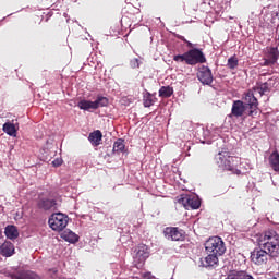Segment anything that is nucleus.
Masks as SVG:
<instances>
[{
  "instance_id": "obj_1",
  "label": "nucleus",
  "mask_w": 279,
  "mask_h": 279,
  "mask_svg": "<svg viewBox=\"0 0 279 279\" xmlns=\"http://www.w3.org/2000/svg\"><path fill=\"white\" fill-rule=\"evenodd\" d=\"M258 246L268 250L272 256L279 255V234L274 229H268L258 239Z\"/></svg>"
},
{
  "instance_id": "obj_2",
  "label": "nucleus",
  "mask_w": 279,
  "mask_h": 279,
  "mask_svg": "<svg viewBox=\"0 0 279 279\" xmlns=\"http://www.w3.org/2000/svg\"><path fill=\"white\" fill-rule=\"evenodd\" d=\"M217 166L225 171H234L239 163V157L231 156L230 151L222 150L216 156Z\"/></svg>"
},
{
  "instance_id": "obj_3",
  "label": "nucleus",
  "mask_w": 279,
  "mask_h": 279,
  "mask_svg": "<svg viewBox=\"0 0 279 279\" xmlns=\"http://www.w3.org/2000/svg\"><path fill=\"white\" fill-rule=\"evenodd\" d=\"M279 254H270L269 250L264 247H255L251 253V262L258 267H264L268 265L269 258H276Z\"/></svg>"
},
{
  "instance_id": "obj_4",
  "label": "nucleus",
  "mask_w": 279,
  "mask_h": 279,
  "mask_svg": "<svg viewBox=\"0 0 279 279\" xmlns=\"http://www.w3.org/2000/svg\"><path fill=\"white\" fill-rule=\"evenodd\" d=\"M52 231L62 232L69 223V217L62 213L52 214L48 220Z\"/></svg>"
},
{
  "instance_id": "obj_5",
  "label": "nucleus",
  "mask_w": 279,
  "mask_h": 279,
  "mask_svg": "<svg viewBox=\"0 0 279 279\" xmlns=\"http://www.w3.org/2000/svg\"><path fill=\"white\" fill-rule=\"evenodd\" d=\"M205 250L207 253L222 256L226 252V246L221 238L219 236H211L205 243Z\"/></svg>"
},
{
  "instance_id": "obj_6",
  "label": "nucleus",
  "mask_w": 279,
  "mask_h": 279,
  "mask_svg": "<svg viewBox=\"0 0 279 279\" xmlns=\"http://www.w3.org/2000/svg\"><path fill=\"white\" fill-rule=\"evenodd\" d=\"M244 106L248 108V117L255 118L258 114V99L253 90H247L243 97Z\"/></svg>"
},
{
  "instance_id": "obj_7",
  "label": "nucleus",
  "mask_w": 279,
  "mask_h": 279,
  "mask_svg": "<svg viewBox=\"0 0 279 279\" xmlns=\"http://www.w3.org/2000/svg\"><path fill=\"white\" fill-rule=\"evenodd\" d=\"M186 54V64L195 66L196 64H204L207 62V58L203 51L198 48H192L185 52Z\"/></svg>"
},
{
  "instance_id": "obj_8",
  "label": "nucleus",
  "mask_w": 279,
  "mask_h": 279,
  "mask_svg": "<svg viewBox=\"0 0 279 279\" xmlns=\"http://www.w3.org/2000/svg\"><path fill=\"white\" fill-rule=\"evenodd\" d=\"M165 239L172 242H182L186 239V233L178 227H166L163 229Z\"/></svg>"
},
{
  "instance_id": "obj_9",
  "label": "nucleus",
  "mask_w": 279,
  "mask_h": 279,
  "mask_svg": "<svg viewBox=\"0 0 279 279\" xmlns=\"http://www.w3.org/2000/svg\"><path fill=\"white\" fill-rule=\"evenodd\" d=\"M197 80L204 86H210L214 83V74L207 65H199L196 73Z\"/></svg>"
},
{
  "instance_id": "obj_10",
  "label": "nucleus",
  "mask_w": 279,
  "mask_h": 279,
  "mask_svg": "<svg viewBox=\"0 0 279 279\" xmlns=\"http://www.w3.org/2000/svg\"><path fill=\"white\" fill-rule=\"evenodd\" d=\"M178 203L180 205H183V207L186 210H196L201 208V199L197 198L196 196H191V195H181L178 199Z\"/></svg>"
},
{
  "instance_id": "obj_11",
  "label": "nucleus",
  "mask_w": 279,
  "mask_h": 279,
  "mask_svg": "<svg viewBox=\"0 0 279 279\" xmlns=\"http://www.w3.org/2000/svg\"><path fill=\"white\" fill-rule=\"evenodd\" d=\"M149 257V248L147 245L140 244L135 256V265L137 268L143 267L144 263Z\"/></svg>"
},
{
  "instance_id": "obj_12",
  "label": "nucleus",
  "mask_w": 279,
  "mask_h": 279,
  "mask_svg": "<svg viewBox=\"0 0 279 279\" xmlns=\"http://www.w3.org/2000/svg\"><path fill=\"white\" fill-rule=\"evenodd\" d=\"M246 107L247 106L244 105L242 100H234L232 104L231 113L229 117L230 118L234 117L236 119L243 117Z\"/></svg>"
},
{
  "instance_id": "obj_13",
  "label": "nucleus",
  "mask_w": 279,
  "mask_h": 279,
  "mask_svg": "<svg viewBox=\"0 0 279 279\" xmlns=\"http://www.w3.org/2000/svg\"><path fill=\"white\" fill-rule=\"evenodd\" d=\"M11 279H41V277L32 270H19L10 275Z\"/></svg>"
},
{
  "instance_id": "obj_14",
  "label": "nucleus",
  "mask_w": 279,
  "mask_h": 279,
  "mask_svg": "<svg viewBox=\"0 0 279 279\" xmlns=\"http://www.w3.org/2000/svg\"><path fill=\"white\" fill-rule=\"evenodd\" d=\"M226 279H255V278L254 276L248 274L246 270L231 269L229 274H227Z\"/></svg>"
},
{
  "instance_id": "obj_15",
  "label": "nucleus",
  "mask_w": 279,
  "mask_h": 279,
  "mask_svg": "<svg viewBox=\"0 0 279 279\" xmlns=\"http://www.w3.org/2000/svg\"><path fill=\"white\" fill-rule=\"evenodd\" d=\"M0 254L3 257H11L15 254L14 244L10 241H4V243L0 246Z\"/></svg>"
},
{
  "instance_id": "obj_16",
  "label": "nucleus",
  "mask_w": 279,
  "mask_h": 279,
  "mask_svg": "<svg viewBox=\"0 0 279 279\" xmlns=\"http://www.w3.org/2000/svg\"><path fill=\"white\" fill-rule=\"evenodd\" d=\"M57 202L54 199L43 198L37 203V208L40 210H56Z\"/></svg>"
},
{
  "instance_id": "obj_17",
  "label": "nucleus",
  "mask_w": 279,
  "mask_h": 279,
  "mask_svg": "<svg viewBox=\"0 0 279 279\" xmlns=\"http://www.w3.org/2000/svg\"><path fill=\"white\" fill-rule=\"evenodd\" d=\"M248 92L253 94L258 93L260 97L265 96L267 93H270L269 83H257Z\"/></svg>"
},
{
  "instance_id": "obj_18",
  "label": "nucleus",
  "mask_w": 279,
  "mask_h": 279,
  "mask_svg": "<svg viewBox=\"0 0 279 279\" xmlns=\"http://www.w3.org/2000/svg\"><path fill=\"white\" fill-rule=\"evenodd\" d=\"M218 256L220 255H217V254H209L207 255L205 258H204V262H202L201 264H203V267H217L218 266Z\"/></svg>"
},
{
  "instance_id": "obj_19",
  "label": "nucleus",
  "mask_w": 279,
  "mask_h": 279,
  "mask_svg": "<svg viewBox=\"0 0 279 279\" xmlns=\"http://www.w3.org/2000/svg\"><path fill=\"white\" fill-rule=\"evenodd\" d=\"M88 141L93 147H98L102 141V133L100 130H96L89 133Z\"/></svg>"
},
{
  "instance_id": "obj_20",
  "label": "nucleus",
  "mask_w": 279,
  "mask_h": 279,
  "mask_svg": "<svg viewBox=\"0 0 279 279\" xmlns=\"http://www.w3.org/2000/svg\"><path fill=\"white\" fill-rule=\"evenodd\" d=\"M265 57L270 59L271 62H277L279 59V49L278 47H266Z\"/></svg>"
},
{
  "instance_id": "obj_21",
  "label": "nucleus",
  "mask_w": 279,
  "mask_h": 279,
  "mask_svg": "<svg viewBox=\"0 0 279 279\" xmlns=\"http://www.w3.org/2000/svg\"><path fill=\"white\" fill-rule=\"evenodd\" d=\"M4 235L10 240L19 239V229H16L14 225H8L7 228H4Z\"/></svg>"
},
{
  "instance_id": "obj_22",
  "label": "nucleus",
  "mask_w": 279,
  "mask_h": 279,
  "mask_svg": "<svg viewBox=\"0 0 279 279\" xmlns=\"http://www.w3.org/2000/svg\"><path fill=\"white\" fill-rule=\"evenodd\" d=\"M271 169L275 172L279 173V154L278 151H274L271 156L268 158Z\"/></svg>"
},
{
  "instance_id": "obj_23",
  "label": "nucleus",
  "mask_w": 279,
  "mask_h": 279,
  "mask_svg": "<svg viewBox=\"0 0 279 279\" xmlns=\"http://www.w3.org/2000/svg\"><path fill=\"white\" fill-rule=\"evenodd\" d=\"M78 109L89 111L90 109L96 110V106L92 100L82 99L77 104Z\"/></svg>"
},
{
  "instance_id": "obj_24",
  "label": "nucleus",
  "mask_w": 279,
  "mask_h": 279,
  "mask_svg": "<svg viewBox=\"0 0 279 279\" xmlns=\"http://www.w3.org/2000/svg\"><path fill=\"white\" fill-rule=\"evenodd\" d=\"M174 94V88L170 86H162L159 88V97L170 98Z\"/></svg>"
},
{
  "instance_id": "obj_25",
  "label": "nucleus",
  "mask_w": 279,
  "mask_h": 279,
  "mask_svg": "<svg viewBox=\"0 0 279 279\" xmlns=\"http://www.w3.org/2000/svg\"><path fill=\"white\" fill-rule=\"evenodd\" d=\"M96 109L106 108L109 105V99L104 96H97V99L93 101Z\"/></svg>"
},
{
  "instance_id": "obj_26",
  "label": "nucleus",
  "mask_w": 279,
  "mask_h": 279,
  "mask_svg": "<svg viewBox=\"0 0 279 279\" xmlns=\"http://www.w3.org/2000/svg\"><path fill=\"white\" fill-rule=\"evenodd\" d=\"M3 132L7 133L11 137L16 136L15 125L11 122H7L3 124Z\"/></svg>"
},
{
  "instance_id": "obj_27",
  "label": "nucleus",
  "mask_w": 279,
  "mask_h": 279,
  "mask_svg": "<svg viewBox=\"0 0 279 279\" xmlns=\"http://www.w3.org/2000/svg\"><path fill=\"white\" fill-rule=\"evenodd\" d=\"M62 238L68 241L69 243H76L77 241H80V236L76 235L73 231H69V232H64L62 234Z\"/></svg>"
},
{
  "instance_id": "obj_28",
  "label": "nucleus",
  "mask_w": 279,
  "mask_h": 279,
  "mask_svg": "<svg viewBox=\"0 0 279 279\" xmlns=\"http://www.w3.org/2000/svg\"><path fill=\"white\" fill-rule=\"evenodd\" d=\"M125 150V141L122 138L117 140L116 143H113L112 151L116 153H123Z\"/></svg>"
},
{
  "instance_id": "obj_29",
  "label": "nucleus",
  "mask_w": 279,
  "mask_h": 279,
  "mask_svg": "<svg viewBox=\"0 0 279 279\" xmlns=\"http://www.w3.org/2000/svg\"><path fill=\"white\" fill-rule=\"evenodd\" d=\"M154 104H155L154 96L149 93H146L143 98L144 107L150 108L151 106H154Z\"/></svg>"
},
{
  "instance_id": "obj_30",
  "label": "nucleus",
  "mask_w": 279,
  "mask_h": 279,
  "mask_svg": "<svg viewBox=\"0 0 279 279\" xmlns=\"http://www.w3.org/2000/svg\"><path fill=\"white\" fill-rule=\"evenodd\" d=\"M239 65L238 58L235 56L231 57L229 60H227V66L231 70L236 69Z\"/></svg>"
},
{
  "instance_id": "obj_31",
  "label": "nucleus",
  "mask_w": 279,
  "mask_h": 279,
  "mask_svg": "<svg viewBox=\"0 0 279 279\" xmlns=\"http://www.w3.org/2000/svg\"><path fill=\"white\" fill-rule=\"evenodd\" d=\"M173 61H175L177 63H183V62H185V64H187V57H186V53L173 56Z\"/></svg>"
},
{
  "instance_id": "obj_32",
  "label": "nucleus",
  "mask_w": 279,
  "mask_h": 279,
  "mask_svg": "<svg viewBox=\"0 0 279 279\" xmlns=\"http://www.w3.org/2000/svg\"><path fill=\"white\" fill-rule=\"evenodd\" d=\"M130 65L132 69H140V59H132Z\"/></svg>"
},
{
  "instance_id": "obj_33",
  "label": "nucleus",
  "mask_w": 279,
  "mask_h": 279,
  "mask_svg": "<svg viewBox=\"0 0 279 279\" xmlns=\"http://www.w3.org/2000/svg\"><path fill=\"white\" fill-rule=\"evenodd\" d=\"M178 39L184 41V43L186 44V47L193 48V44H191L190 41H187V39H186L185 37L179 35V36H178Z\"/></svg>"
},
{
  "instance_id": "obj_34",
  "label": "nucleus",
  "mask_w": 279,
  "mask_h": 279,
  "mask_svg": "<svg viewBox=\"0 0 279 279\" xmlns=\"http://www.w3.org/2000/svg\"><path fill=\"white\" fill-rule=\"evenodd\" d=\"M277 61L271 62L269 58L265 59L264 66L275 65Z\"/></svg>"
},
{
  "instance_id": "obj_35",
  "label": "nucleus",
  "mask_w": 279,
  "mask_h": 279,
  "mask_svg": "<svg viewBox=\"0 0 279 279\" xmlns=\"http://www.w3.org/2000/svg\"><path fill=\"white\" fill-rule=\"evenodd\" d=\"M52 165L53 166H60L61 163H60V161H52Z\"/></svg>"
},
{
  "instance_id": "obj_36",
  "label": "nucleus",
  "mask_w": 279,
  "mask_h": 279,
  "mask_svg": "<svg viewBox=\"0 0 279 279\" xmlns=\"http://www.w3.org/2000/svg\"><path fill=\"white\" fill-rule=\"evenodd\" d=\"M271 279H279V272L275 275Z\"/></svg>"
}]
</instances>
